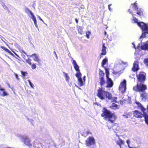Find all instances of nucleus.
<instances>
[{
	"mask_svg": "<svg viewBox=\"0 0 148 148\" xmlns=\"http://www.w3.org/2000/svg\"><path fill=\"white\" fill-rule=\"evenodd\" d=\"M104 33H105V35H106V32H105Z\"/></svg>",
	"mask_w": 148,
	"mask_h": 148,
	"instance_id": "09e8293b",
	"label": "nucleus"
},
{
	"mask_svg": "<svg viewBox=\"0 0 148 148\" xmlns=\"http://www.w3.org/2000/svg\"><path fill=\"white\" fill-rule=\"evenodd\" d=\"M75 20L76 23L77 24L78 22V21L77 19V18H75Z\"/></svg>",
	"mask_w": 148,
	"mask_h": 148,
	"instance_id": "c03bdc74",
	"label": "nucleus"
},
{
	"mask_svg": "<svg viewBox=\"0 0 148 148\" xmlns=\"http://www.w3.org/2000/svg\"><path fill=\"white\" fill-rule=\"evenodd\" d=\"M110 5H109V6ZM109 9H110V8H109Z\"/></svg>",
	"mask_w": 148,
	"mask_h": 148,
	"instance_id": "603ef678",
	"label": "nucleus"
},
{
	"mask_svg": "<svg viewBox=\"0 0 148 148\" xmlns=\"http://www.w3.org/2000/svg\"><path fill=\"white\" fill-rule=\"evenodd\" d=\"M75 76L77 78L78 85L80 86H83L84 84V82H85V76H84L83 81L81 77L82 74L81 73H76Z\"/></svg>",
	"mask_w": 148,
	"mask_h": 148,
	"instance_id": "0eeeda50",
	"label": "nucleus"
},
{
	"mask_svg": "<svg viewBox=\"0 0 148 148\" xmlns=\"http://www.w3.org/2000/svg\"><path fill=\"white\" fill-rule=\"evenodd\" d=\"M26 10L28 11V12H29L30 14L32 15V19L34 22V25L36 27H37L38 25L37 23L36 19L33 14L28 8H26Z\"/></svg>",
	"mask_w": 148,
	"mask_h": 148,
	"instance_id": "4468645a",
	"label": "nucleus"
},
{
	"mask_svg": "<svg viewBox=\"0 0 148 148\" xmlns=\"http://www.w3.org/2000/svg\"><path fill=\"white\" fill-rule=\"evenodd\" d=\"M135 103L138 105V107L141 109L143 112H144L145 111L146 109L143 107L140 103L136 101L135 102Z\"/></svg>",
	"mask_w": 148,
	"mask_h": 148,
	"instance_id": "6ab92c4d",
	"label": "nucleus"
},
{
	"mask_svg": "<svg viewBox=\"0 0 148 148\" xmlns=\"http://www.w3.org/2000/svg\"><path fill=\"white\" fill-rule=\"evenodd\" d=\"M106 83L107 85L106 87L107 88H110L112 87L114 85L113 81L110 77L106 78Z\"/></svg>",
	"mask_w": 148,
	"mask_h": 148,
	"instance_id": "9b49d317",
	"label": "nucleus"
},
{
	"mask_svg": "<svg viewBox=\"0 0 148 148\" xmlns=\"http://www.w3.org/2000/svg\"><path fill=\"white\" fill-rule=\"evenodd\" d=\"M86 144L87 146H90L94 145L95 142L94 137L92 136H89L86 140Z\"/></svg>",
	"mask_w": 148,
	"mask_h": 148,
	"instance_id": "6e6552de",
	"label": "nucleus"
},
{
	"mask_svg": "<svg viewBox=\"0 0 148 148\" xmlns=\"http://www.w3.org/2000/svg\"><path fill=\"white\" fill-rule=\"evenodd\" d=\"M132 5H133L134 8L136 10H137L138 8L137 3L136 2H135L134 3H132Z\"/></svg>",
	"mask_w": 148,
	"mask_h": 148,
	"instance_id": "7c9ffc66",
	"label": "nucleus"
},
{
	"mask_svg": "<svg viewBox=\"0 0 148 148\" xmlns=\"http://www.w3.org/2000/svg\"><path fill=\"white\" fill-rule=\"evenodd\" d=\"M112 73L113 74H115V75H116L119 73V72H118V71H113Z\"/></svg>",
	"mask_w": 148,
	"mask_h": 148,
	"instance_id": "37998d69",
	"label": "nucleus"
},
{
	"mask_svg": "<svg viewBox=\"0 0 148 148\" xmlns=\"http://www.w3.org/2000/svg\"><path fill=\"white\" fill-rule=\"evenodd\" d=\"M138 65V62L136 61L133 64V66L132 68V69L134 72L137 71L139 69Z\"/></svg>",
	"mask_w": 148,
	"mask_h": 148,
	"instance_id": "f3484780",
	"label": "nucleus"
},
{
	"mask_svg": "<svg viewBox=\"0 0 148 148\" xmlns=\"http://www.w3.org/2000/svg\"><path fill=\"white\" fill-rule=\"evenodd\" d=\"M0 95L3 97L7 96L8 93L6 92L5 89L3 88L0 86Z\"/></svg>",
	"mask_w": 148,
	"mask_h": 148,
	"instance_id": "dca6fc26",
	"label": "nucleus"
},
{
	"mask_svg": "<svg viewBox=\"0 0 148 148\" xmlns=\"http://www.w3.org/2000/svg\"><path fill=\"white\" fill-rule=\"evenodd\" d=\"M110 108L113 110H116L119 109L118 106L114 103H112V105L110 106Z\"/></svg>",
	"mask_w": 148,
	"mask_h": 148,
	"instance_id": "4be33fe9",
	"label": "nucleus"
},
{
	"mask_svg": "<svg viewBox=\"0 0 148 148\" xmlns=\"http://www.w3.org/2000/svg\"><path fill=\"white\" fill-rule=\"evenodd\" d=\"M136 10L137 12L136 14L139 16H142L143 15V10L141 8H138Z\"/></svg>",
	"mask_w": 148,
	"mask_h": 148,
	"instance_id": "412c9836",
	"label": "nucleus"
},
{
	"mask_svg": "<svg viewBox=\"0 0 148 148\" xmlns=\"http://www.w3.org/2000/svg\"><path fill=\"white\" fill-rule=\"evenodd\" d=\"M91 32L89 31H87L86 33V36L87 38H89V35L91 34Z\"/></svg>",
	"mask_w": 148,
	"mask_h": 148,
	"instance_id": "f704fd0d",
	"label": "nucleus"
},
{
	"mask_svg": "<svg viewBox=\"0 0 148 148\" xmlns=\"http://www.w3.org/2000/svg\"><path fill=\"white\" fill-rule=\"evenodd\" d=\"M1 47L3 50H5L6 51L9 53L12 56H13V54L12 53V52L10 50H9L8 49L5 47L1 46Z\"/></svg>",
	"mask_w": 148,
	"mask_h": 148,
	"instance_id": "a878e982",
	"label": "nucleus"
},
{
	"mask_svg": "<svg viewBox=\"0 0 148 148\" xmlns=\"http://www.w3.org/2000/svg\"><path fill=\"white\" fill-rule=\"evenodd\" d=\"M128 141H127V143H128Z\"/></svg>",
	"mask_w": 148,
	"mask_h": 148,
	"instance_id": "5fc2aeb1",
	"label": "nucleus"
},
{
	"mask_svg": "<svg viewBox=\"0 0 148 148\" xmlns=\"http://www.w3.org/2000/svg\"><path fill=\"white\" fill-rule=\"evenodd\" d=\"M27 81L29 82L30 85L32 87H33V84L31 82L30 80H28Z\"/></svg>",
	"mask_w": 148,
	"mask_h": 148,
	"instance_id": "ea45409f",
	"label": "nucleus"
},
{
	"mask_svg": "<svg viewBox=\"0 0 148 148\" xmlns=\"http://www.w3.org/2000/svg\"><path fill=\"white\" fill-rule=\"evenodd\" d=\"M118 125V124L117 123H115L114 124H113L112 125H109V123H107V126L108 127V128L109 129H111L112 127L113 126L116 125H117H117Z\"/></svg>",
	"mask_w": 148,
	"mask_h": 148,
	"instance_id": "c756f323",
	"label": "nucleus"
},
{
	"mask_svg": "<svg viewBox=\"0 0 148 148\" xmlns=\"http://www.w3.org/2000/svg\"><path fill=\"white\" fill-rule=\"evenodd\" d=\"M77 30L79 34H82L83 33V27L81 26L77 25Z\"/></svg>",
	"mask_w": 148,
	"mask_h": 148,
	"instance_id": "5701e85b",
	"label": "nucleus"
},
{
	"mask_svg": "<svg viewBox=\"0 0 148 148\" xmlns=\"http://www.w3.org/2000/svg\"><path fill=\"white\" fill-rule=\"evenodd\" d=\"M76 86V87H78V86Z\"/></svg>",
	"mask_w": 148,
	"mask_h": 148,
	"instance_id": "864d4df0",
	"label": "nucleus"
},
{
	"mask_svg": "<svg viewBox=\"0 0 148 148\" xmlns=\"http://www.w3.org/2000/svg\"><path fill=\"white\" fill-rule=\"evenodd\" d=\"M39 18H40V19L41 21H43V20H42V19L40 17H39Z\"/></svg>",
	"mask_w": 148,
	"mask_h": 148,
	"instance_id": "de8ad7c7",
	"label": "nucleus"
},
{
	"mask_svg": "<svg viewBox=\"0 0 148 148\" xmlns=\"http://www.w3.org/2000/svg\"><path fill=\"white\" fill-rule=\"evenodd\" d=\"M139 27L142 30L141 35L140 36L139 38L141 39L143 38L146 37V34H148V24L142 22L141 24L139 25Z\"/></svg>",
	"mask_w": 148,
	"mask_h": 148,
	"instance_id": "20e7f679",
	"label": "nucleus"
},
{
	"mask_svg": "<svg viewBox=\"0 0 148 148\" xmlns=\"http://www.w3.org/2000/svg\"><path fill=\"white\" fill-rule=\"evenodd\" d=\"M137 82H145L146 80L145 74L143 72H140L138 74L136 75Z\"/></svg>",
	"mask_w": 148,
	"mask_h": 148,
	"instance_id": "423d86ee",
	"label": "nucleus"
},
{
	"mask_svg": "<svg viewBox=\"0 0 148 148\" xmlns=\"http://www.w3.org/2000/svg\"><path fill=\"white\" fill-rule=\"evenodd\" d=\"M133 21H134V23H137L138 26H140V24H141L142 23V21L141 22H138L137 19L135 17L133 16Z\"/></svg>",
	"mask_w": 148,
	"mask_h": 148,
	"instance_id": "bb28decb",
	"label": "nucleus"
},
{
	"mask_svg": "<svg viewBox=\"0 0 148 148\" xmlns=\"http://www.w3.org/2000/svg\"><path fill=\"white\" fill-rule=\"evenodd\" d=\"M140 93V97L141 101H145L148 100V93L145 91Z\"/></svg>",
	"mask_w": 148,
	"mask_h": 148,
	"instance_id": "1a4fd4ad",
	"label": "nucleus"
},
{
	"mask_svg": "<svg viewBox=\"0 0 148 148\" xmlns=\"http://www.w3.org/2000/svg\"><path fill=\"white\" fill-rule=\"evenodd\" d=\"M54 53H55L56 54V52L54 51Z\"/></svg>",
	"mask_w": 148,
	"mask_h": 148,
	"instance_id": "8fccbe9b",
	"label": "nucleus"
},
{
	"mask_svg": "<svg viewBox=\"0 0 148 148\" xmlns=\"http://www.w3.org/2000/svg\"><path fill=\"white\" fill-rule=\"evenodd\" d=\"M106 47L105 46V43H103L102 44V47L101 49V52L100 55V58L102 57L103 56H105L106 55L107 52L106 51Z\"/></svg>",
	"mask_w": 148,
	"mask_h": 148,
	"instance_id": "ddd939ff",
	"label": "nucleus"
},
{
	"mask_svg": "<svg viewBox=\"0 0 148 148\" xmlns=\"http://www.w3.org/2000/svg\"><path fill=\"white\" fill-rule=\"evenodd\" d=\"M144 62L146 65L148 66V58L144 59Z\"/></svg>",
	"mask_w": 148,
	"mask_h": 148,
	"instance_id": "72a5a7b5",
	"label": "nucleus"
},
{
	"mask_svg": "<svg viewBox=\"0 0 148 148\" xmlns=\"http://www.w3.org/2000/svg\"><path fill=\"white\" fill-rule=\"evenodd\" d=\"M97 91V95L101 99L103 100L106 99L110 100H111L112 98L111 94L104 90L103 87L99 88Z\"/></svg>",
	"mask_w": 148,
	"mask_h": 148,
	"instance_id": "f03ea898",
	"label": "nucleus"
},
{
	"mask_svg": "<svg viewBox=\"0 0 148 148\" xmlns=\"http://www.w3.org/2000/svg\"><path fill=\"white\" fill-rule=\"evenodd\" d=\"M101 116L105 120L112 123H114L117 119L116 116L114 113H112L106 107L103 108Z\"/></svg>",
	"mask_w": 148,
	"mask_h": 148,
	"instance_id": "f257e3e1",
	"label": "nucleus"
},
{
	"mask_svg": "<svg viewBox=\"0 0 148 148\" xmlns=\"http://www.w3.org/2000/svg\"><path fill=\"white\" fill-rule=\"evenodd\" d=\"M116 143L119 145L120 148L121 147V145L124 144V142L121 139H119V140L116 141Z\"/></svg>",
	"mask_w": 148,
	"mask_h": 148,
	"instance_id": "393cba45",
	"label": "nucleus"
},
{
	"mask_svg": "<svg viewBox=\"0 0 148 148\" xmlns=\"http://www.w3.org/2000/svg\"><path fill=\"white\" fill-rule=\"evenodd\" d=\"M85 134H86V136H87L89 134H91V133L90 132V131H87V132H85Z\"/></svg>",
	"mask_w": 148,
	"mask_h": 148,
	"instance_id": "a19ab883",
	"label": "nucleus"
},
{
	"mask_svg": "<svg viewBox=\"0 0 148 148\" xmlns=\"http://www.w3.org/2000/svg\"><path fill=\"white\" fill-rule=\"evenodd\" d=\"M147 89V86L145 82H137L136 85L133 87V90L136 92H140L145 91Z\"/></svg>",
	"mask_w": 148,
	"mask_h": 148,
	"instance_id": "7ed1b4c3",
	"label": "nucleus"
},
{
	"mask_svg": "<svg viewBox=\"0 0 148 148\" xmlns=\"http://www.w3.org/2000/svg\"><path fill=\"white\" fill-rule=\"evenodd\" d=\"M106 71V78L109 77V72L108 69L106 67H104Z\"/></svg>",
	"mask_w": 148,
	"mask_h": 148,
	"instance_id": "cd10ccee",
	"label": "nucleus"
},
{
	"mask_svg": "<svg viewBox=\"0 0 148 148\" xmlns=\"http://www.w3.org/2000/svg\"><path fill=\"white\" fill-rule=\"evenodd\" d=\"M126 81L125 79L121 83L119 87V90L122 92H125L126 89Z\"/></svg>",
	"mask_w": 148,
	"mask_h": 148,
	"instance_id": "9d476101",
	"label": "nucleus"
},
{
	"mask_svg": "<svg viewBox=\"0 0 148 148\" xmlns=\"http://www.w3.org/2000/svg\"><path fill=\"white\" fill-rule=\"evenodd\" d=\"M54 53H55L56 54V52L54 51Z\"/></svg>",
	"mask_w": 148,
	"mask_h": 148,
	"instance_id": "3c124183",
	"label": "nucleus"
},
{
	"mask_svg": "<svg viewBox=\"0 0 148 148\" xmlns=\"http://www.w3.org/2000/svg\"><path fill=\"white\" fill-rule=\"evenodd\" d=\"M133 115L134 117L138 118H141L144 116V115H143L141 112L137 110H135L133 111Z\"/></svg>",
	"mask_w": 148,
	"mask_h": 148,
	"instance_id": "f8f14e48",
	"label": "nucleus"
},
{
	"mask_svg": "<svg viewBox=\"0 0 148 148\" xmlns=\"http://www.w3.org/2000/svg\"><path fill=\"white\" fill-rule=\"evenodd\" d=\"M108 62V59L106 57L103 60H102L101 62V66L103 67H105L104 65L106 64Z\"/></svg>",
	"mask_w": 148,
	"mask_h": 148,
	"instance_id": "b1692460",
	"label": "nucleus"
},
{
	"mask_svg": "<svg viewBox=\"0 0 148 148\" xmlns=\"http://www.w3.org/2000/svg\"><path fill=\"white\" fill-rule=\"evenodd\" d=\"M117 98L116 97H114L113 98H112V102H114L115 103H117Z\"/></svg>",
	"mask_w": 148,
	"mask_h": 148,
	"instance_id": "2f4dec72",
	"label": "nucleus"
},
{
	"mask_svg": "<svg viewBox=\"0 0 148 148\" xmlns=\"http://www.w3.org/2000/svg\"><path fill=\"white\" fill-rule=\"evenodd\" d=\"M72 64L75 70L77 71V73H81L79 66L77 64L76 61L73 60L72 61Z\"/></svg>",
	"mask_w": 148,
	"mask_h": 148,
	"instance_id": "2eb2a0df",
	"label": "nucleus"
},
{
	"mask_svg": "<svg viewBox=\"0 0 148 148\" xmlns=\"http://www.w3.org/2000/svg\"><path fill=\"white\" fill-rule=\"evenodd\" d=\"M30 56L31 57L34 56V58L33 59L35 61L37 62L39 64H40V60L38 56L37 55L36 53L33 54Z\"/></svg>",
	"mask_w": 148,
	"mask_h": 148,
	"instance_id": "a211bd4d",
	"label": "nucleus"
},
{
	"mask_svg": "<svg viewBox=\"0 0 148 148\" xmlns=\"http://www.w3.org/2000/svg\"><path fill=\"white\" fill-rule=\"evenodd\" d=\"M120 104H122L123 103V101H119Z\"/></svg>",
	"mask_w": 148,
	"mask_h": 148,
	"instance_id": "49530a36",
	"label": "nucleus"
},
{
	"mask_svg": "<svg viewBox=\"0 0 148 148\" xmlns=\"http://www.w3.org/2000/svg\"><path fill=\"white\" fill-rule=\"evenodd\" d=\"M21 72L22 76L23 77H24L27 74V73L26 71H21Z\"/></svg>",
	"mask_w": 148,
	"mask_h": 148,
	"instance_id": "473e14b6",
	"label": "nucleus"
},
{
	"mask_svg": "<svg viewBox=\"0 0 148 148\" xmlns=\"http://www.w3.org/2000/svg\"><path fill=\"white\" fill-rule=\"evenodd\" d=\"M31 65H32L31 68L32 69H34L36 68V66L35 64L34 63L32 64Z\"/></svg>",
	"mask_w": 148,
	"mask_h": 148,
	"instance_id": "e433bc0d",
	"label": "nucleus"
},
{
	"mask_svg": "<svg viewBox=\"0 0 148 148\" xmlns=\"http://www.w3.org/2000/svg\"><path fill=\"white\" fill-rule=\"evenodd\" d=\"M128 12H129L132 16H133L134 14L132 12V11L130 9H129L128 10Z\"/></svg>",
	"mask_w": 148,
	"mask_h": 148,
	"instance_id": "79ce46f5",
	"label": "nucleus"
},
{
	"mask_svg": "<svg viewBox=\"0 0 148 148\" xmlns=\"http://www.w3.org/2000/svg\"><path fill=\"white\" fill-rule=\"evenodd\" d=\"M31 61L32 60L31 59L29 58H28V59L26 60V62L28 63L30 65H32V63L31 62Z\"/></svg>",
	"mask_w": 148,
	"mask_h": 148,
	"instance_id": "c9c22d12",
	"label": "nucleus"
},
{
	"mask_svg": "<svg viewBox=\"0 0 148 148\" xmlns=\"http://www.w3.org/2000/svg\"><path fill=\"white\" fill-rule=\"evenodd\" d=\"M99 83L101 87H102L106 84V81L104 78L105 73L102 70L99 69Z\"/></svg>",
	"mask_w": 148,
	"mask_h": 148,
	"instance_id": "39448f33",
	"label": "nucleus"
},
{
	"mask_svg": "<svg viewBox=\"0 0 148 148\" xmlns=\"http://www.w3.org/2000/svg\"><path fill=\"white\" fill-rule=\"evenodd\" d=\"M14 76H15L16 79H18V80L20 79L18 77V76L17 74H16V73H14Z\"/></svg>",
	"mask_w": 148,
	"mask_h": 148,
	"instance_id": "58836bf2",
	"label": "nucleus"
},
{
	"mask_svg": "<svg viewBox=\"0 0 148 148\" xmlns=\"http://www.w3.org/2000/svg\"><path fill=\"white\" fill-rule=\"evenodd\" d=\"M63 73L64 74L66 81H68L69 78V77L68 75L65 72H63Z\"/></svg>",
	"mask_w": 148,
	"mask_h": 148,
	"instance_id": "c85d7f7f",
	"label": "nucleus"
},
{
	"mask_svg": "<svg viewBox=\"0 0 148 148\" xmlns=\"http://www.w3.org/2000/svg\"><path fill=\"white\" fill-rule=\"evenodd\" d=\"M24 143L27 145L30 146L32 145L30 143V141L29 139L27 137L24 138Z\"/></svg>",
	"mask_w": 148,
	"mask_h": 148,
	"instance_id": "aec40b11",
	"label": "nucleus"
},
{
	"mask_svg": "<svg viewBox=\"0 0 148 148\" xmlns=\"http://www.w3.org/2000/svg\"><path fill=\"white\" fill-rule=\"evenodd\" d=\"M3 7L4 9L7 10L8 11H9L8 8L6 5H3Z\"/></svg>",
	"mask_w": 148,
	"mask_h": 148,
	"instance_id": "4c0bfd02",
	"label": "nucleus"
},
{
	"mask_svg": "<svg viewBox=\"0 0 148 148\" xmlns=\"http://www.w3.org/2000/svg\"><path fill=\"white\" fill-rule=\"evenodd\" d=\"M132 44L133 45V47L135 49H136V48L135 47V45L134 43H132Z\"/></svg>",
	"mask_w": 148,
	"mask_h": 148,
	"instance_id": "a18cd8bd",
	"label": "nucleus"
}]
</instances>
